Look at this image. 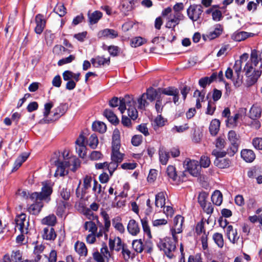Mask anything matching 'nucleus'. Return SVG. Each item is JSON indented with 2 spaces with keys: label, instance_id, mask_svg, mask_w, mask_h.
<instances>
[{
  "label": "nucleus",
  "instance_id": "f257e3e1",
  "mask_svg": "<svg viewBox=\"0 0 262 262\" xmlns=\"http://www.w3.org/2000/svg\"><path fill=\"white\" fill-rule=\"evenodd\" d=\"M244 70L247 77L248 86L254 84L260 76L262 72V50L261 52L251 51L250 60L246 63Z\"/></svg>",
  "mask_w": 262,
  "mask_h": 262
},
{
  "label": "nucleus",
  "instance_id": "f03ea898",
  "mask_svg": "<svg viewBox=\"0 0 262 262\" xmlns=\"http://www.w3.org/2000/svg\"><path fill=\"white\" fill-rule=\"evenodd\" d=\"M52 192V187L48 185H45L42 187L41 192L31 193L29 198L33 203L28 208V212L33 215H38L43 206L42 200L48 199Z\"/></svg>",
  "mask_w": 262,
  "mask_h": 262
},
{
  "label": "nucleus",
  "instance_id": "7ed1b4c3",
  "mask_svg": "<svg viewBox=\"0 0 262 262\" xmlns=\"http://www.w3.org/2000/svg\"><path fill=\"white\" fill-rule=\"evenodd\" d=\"M159 93L162 94L167 96H172V100L171 98H169L168 100L166 103L171 102L173 101V103L178 105L179 100V90L174 86H168L165 88H159L158 90H156L152 88L148 89L145 93L146 97L150 101L152 102L154 101L158 96Z\"/></svg>",
  "mask_w": 262,
  "mask_h": 262
},
{
  "label": "nucleus",
  "instance_id": "20e7f679",
  "mask_svg": "<svg viewBox=\"0 0 262 262\" xmlns=\"http://www.w3.org/2000/svg\"><path fill=\"white\" fill-rule=\"evenodd\" d=\"M178 239H174L173 237H165L163 239H160L157 243V246L160 250L164 251L165 255L169 258H172L173 256L172 252L176 248V244Z\"/></svg>",
  "mask_w": 262,
  "mask_h": 262
},
{
  "label": "nucleus",
  "instance_id": "39448f33",
  "mask_svg": "<svg viewBox=\"0 0 262 262\" xmlns=\"http://www.w3.org/2000/svg\"><path fill=\"white\" fill-rule=\"evenodd\" d=\"M59 154L58 153H55V156L56 157H57L58 155ZM68 156V154H67L66 156L65 155V152H63L62 157L64 158V161H61L59 158H57L55 160V158L53 157L52 158V161L54 164V165L57 167V169L56 170L55 176H64L68 173L66 171V168L69 167L70 166V163L69 161H67V159L65 158V157H67Z\"/></svg>",
  "mask_w": 262,
  "mask_h": 262
},
{
  "label": "nucleus",
  "instance_id": "423d86ee",
  "mask_svg": "<svg viewBox=\"0 0 262 262\" xmlns=\"http://www.w3.org/2000/svg\"><path fill=\"white\" fill-rule=\"evenodd\" d=\"M133 103V98L125 96L124 98L114 97L109 101V105L112 107L119 106L118 110L121 114H123L126 110V104Z\"/></svg>",
  "mask_w": 262,
  "mask_h": 262
},
{
  "label": "nucleus",
  "instance_id": "0eeeda50",
  "mask_svg": "<svg viewBox=\"0 0 262 262\" xmlns=\"http://www.w3.org/2000/svg\"><path fill=\"white\" fill-rule=\"evenodd\" d=\"M203 8L201 5H191L187 9V14L190 19L193 21L200 20L202 18Z\"/></svg>",
  "mask_w": 262,
  "mask_h": 262
},
{
  "label": "nucleus",
  "instance_id": "6e6552de",
  "mask_svg": "<svg viewBox=\"0 0 262 262\" xmlns=\"http://www.w3.org/2000/svg\"><path fill=\"white\" fill-rule=\"evenodd\" d=\"M184 166L189 173L194 177H198L200 174L201 167L198 161L194 160L186 159L184 161Z\"/></svg>",
  "mask_w": 262,
  "mask_h": 262
},
{
  "label": "nucleus",
  "instance_id": "1a4fd4ad",
  "mask_svg": "<svg viewBox=\"0 0 262 262\" xmlns=\"http://www.w3.org/2000/svg\"><path fill=\"white\" fill-rule=\"evenodd\" d=\"M26 215L25 213H21L17 215L15 219L16 227L22 234H27L28 232L29 222L26 221Z\"/></svg>",
  "mask_w": 262,
  "mask_h": 262
},
{
  "label": "nucleus",
  "instance_id": "9d476101",
  "mask_svg": "<svg viewBox=\"0 0 262 262\" xmlns=\"http://www.w3.org/2000/svg\"><path fill=\"white\" fill-rule=\"evenodd\" d=\"M109 247L111 250H115L116 251H120L126 245L122 243L120 237H110L108 243Z\"/></svg>",
  "mask_w": 262,
  "mask_h": 262
},
{
  "label": "nucleus",
  "instance_id": "9b49d317",
  "mask_svg": "<svg viewBox=\"0 0 262 262\" xmlns=\"http://www.w3.org/2000/svg\"><path fill=\"white\" fill-rule=\"evenodd\" d=\"M226 235L231 243L237 244L239 236L238 235L237 229H234L232 225L227 226L226 230Z\"/></svg>",
  "mask_w": 262,
  "mask_h": 262
},
{
  "label": "nucleus",
  "instance_id": "f8f14e48",
  "mask_svg": "<svg viewBox=\"0 0 262 262\" xmlns=\"http://www.w3.org/2000/svg\"><path fill=\"white\" fill-rule=\"evenodd\" d=\"M36 27L34 29L35 32L37 34H41L43 32L46 24V21L42 14H38L35 19Z\"/></svg>",
  "mask_w": 262,
  "mask_h": 262
},
{
  "label": "nucleus",
  "instance_id": "ddd939ff",
  "mask_svg": "<svg viewBox=\"0 0 262 262\" xmlns=\"http://www.w3.org/2000/svg\"><path fill=\"white\" fill-rule=\"evenodd\" d=\"M42 237L46 240L54 241L57 237V234L53 227L47 226L43 229Z\"/></svg>",
  "mask_w": 262,
  "mask_h": 262
},
{
  "label": "nucleus",
  "instance_id": "4468645a",
  "mask_svg": "<svg viewBox=\"0 0 262 262\" xmlns=\"http://www.w3.org/2000/svg\"><path fill=\"white\" fill-rule=\"evenodd\" d=\"M242 61L241 59L237 60L235 61L234 65L233 66V70L237 75V79L234 82V84L235 86H239L242 83V76H240V74L242 71Z\"/></svg>",
  "mask_w": 262,
  "mask_h": 262
},
{
  "label": "nucleus",
  "instance_id": "2eb2a0df",
  "mask_svg": "<svg viewBox=\"0 0 262 262\" xmlns=\"http://www.w3.org/2000/svg\"><path fill=\"white\" fill-rule=\"evenodd\" d=\"M98 36L99 38L114 39L118 36V33L114 29H105L98 32Z\"/></svg>",
  "mask_w": 262,
  "mask_h": 262
},
{
  "label": "nucleus",
  "instance_id": "dca6fc26",
  "mask_svg": "<svg viewBox=\"0 0 262 262\" xmlns=\"http://www.w3.org/2000/svg\"><path fill=\"white\" fill-rule=\"evenodd\" d=\"M127 229L129 234L133 236L137 235L140 231L138 223L134 219L129 220L127 224Z\"/></svg>",
  "mask_w": 262,
  "mask_h": 262
},
{
  "label": "nucleus",
  "instance_id": "f3484780",
  "mask_svg": "<svg viewBox=\"0 0 262 262\" xmlns=\"http://www.w3.org/2000/svg\"><path fill=\"white\" fill-rule=\"evenodd\" d=\"M242 158L246 162L251 163L255 159V155L251 149H244L241 152Z\"/></svg>",
  "mask_w": 262,
  "mask_h": 262
},
{
  "label": "nucleus",
  "instance_id": "a211bd4d",
  "mask_svg": "<svg viewBox=\"0 0 262 262\" xmlns=\"http://www.w3.org/2000/svg\"><path fill=\"white\" fill-rule=\"evenodd\" d=\"M91 62L94 67L98 68L105 64L109 65L110 63V58H105L103 57L97 56L95 58H92Z\"/></svg>",
  "mask_w": 262,
  "mask_h": 262
},
{
  "label": "nucleus",
  "instance_id": "6ab92c4d",
  "mask_svg": "<svg viewBox=\"0 0 262 262\" xmlns=\"http://www.w3.org/2000/svg\"><path fill=\"white\" fill-rule=\"evenodd\" d=\"M75 250L80 256H86L88 254V249L85 244L82 242L77 241L74 245Z\"/></svg>",
  "mask_w": 262,
  "mask_h": 262
},
{
  "label": "nucleus",
  "instance_id": "aec40b11",
  "mask_svg": "<svg viewBox=\"0 0 262 262\" xmlns=\"http://www.w3.org/2000/svg\"><path fill=\"white\" fill-rule=\"evenodd\" d=\"M135 101L133 99V103L126 104V110H127L128 116L133 120H136L138 117V112L135 107Z\"/></svg>",
  "mask_w": 262,
  "mask_h": 262
},
{
  "label": "nucleus",
  "instance_id": "412c9836",
  "mask_svg": "<svg viewBox=\"0 0 262 262\" xmlns=\"http://www.w3.org/2000/svg\"><path fill=\"white\" fill-rule=\"evenodd\" d=\"M261 107L257 104H253L249 111V117L251 119H258L260 117Z\"/></svg>",
  "mask_w": 262,
  "mask_h": 262
},
{
  "label": "nucleus",
  "instance_id": "4be33fe9",
  "mask_svg": "<svg viewBox=\"0 0 262 262\" xmlns=\"http://www.w3.org/2000/svg\"><path fill=\"white\" fill-rule=\"evenodd\" d=\"M252 33L245 31H236L231 36V38L236 41H241L251 36Z\"/></svg>",
  "mask_w": 262,
  "mask_h": 262
},
{
  "label": "nucleus",
  "instance_id": "5701e85b",
  "mask_svg": "<svg viewBox=\"0 0 262 262\" xmlns=\"http://www.w3.org/2000/svg\"><path fill=\"white\" fill-rule=\"evenodd\" d=\"M223 31V27L221 24H216L215 25L214 29L213 31L210 32L207 35V37L211 40L219 37Z\"/></svg>",
  "mask_w": 262,
  "mask_h": 262
},
{
  "label": "nucleus",
  "instance_id": "b1692460",
  "mask_svg": "<svg viewBox=\"0 0 262 262\" xmlns=\"http://www.w3.org/2000/svg\"><path fill=\"white\" fill-rule=\"evenodd\" d=\"M68 110V105L66 103L60 104L54 110V117L58 119L63 115Z\"/></svg>",
  "mask_w": 262,
  "mask_h": 262
},
{
  "label": "nucleus",
  "instance_id": "393cba45",
  "mask_svg": "<svg viewBox=\"0 0 262 262\" xmlns=\"http://www.w3.org/2000/svg\"><path fill=\"white\" fill-rule=\"evenodd\" d=\"M102 17V13L99 11H95L92 13H88L89 22L91 25L96 24Z\"/></svg>",
  "mask_w": 262,
  "mask_h": 262
},
{
  "label": "nucleus",
  "instance_id": "a878e982",
  "mask_svg": "<svg viewBox=\"0 0 262 262\" xmlns=\"http://www.w3.org/2000/svg\"><path fill=\"white\" fill-rule=\"evenodd\" d=\"M103 115L112 123L114 124H118L119 120L112 111L109 109H105L103 112Z\"/></svg>",
  "mask_w": 262,
  "mask_h": 262
},
{
  "label": "nucleus",
  "instance_id": "bb28decb",
  "mask_svg": "<svg viewBox=\"0 0 262 262\" xmlns=\"http://www.w3.org/2000/svg\"><path fill=\"white\" fill-rule=\"evenodd\" d=\"M220 127V121L219 120L214 119L212 120L210 124L209 131L211 135L215 136L217 134Z\"/></svg>",
  "mask_w": 262,
  "mask_h": 262
},
{
  "label": "nucleus",
  "instance_id": "cd10ccee",
  "mask_svg": "<svg viewBox=\"0 0 262 262\" xmlns=\"http://www.w3.org/2000/svg\"><path fill=\"white\" fill-rule=\"evenodd\" d=\"M92 129L95 132H98L100 133H104L107 129L105 123L100 121H95L92 124Z\"/></svg>",
  "mask_w": 262,
  "mask_h": 262
},
{
  "label": "nucleus",
  "instance_id": "c85d7f7f",
  "mask_svg": "<svg viewBox=\"0 0 262 262\" xmlns=\"http://www.w3.org/2000/svg\"><path fill=\"white\" fill-rule=\"evenodd\" d=\"M165 198L163 192H160L156 195L155 206L157 207L162 208L165 206Z\"/></svg>",
  "mask_w": 262,
  "mask_h": 262
},
{
  "label": "nucleus",
  "instance_id": "c756f323",
  "mask_svg": "<svg viewBox=\"0 0 262 262\" xmlns=\"http://www.w3.org/2000/svg\"><path fill=\"white\" fill-rule=\"evenodd\" d=\"M68 203L64 201H60L57 204L56 208V214L58 216L62 217L66 214V209Z\"/></svg>",
  "mask_w": 262,
  "mask_h": 262
},
{
  "label": "nucleus",
  "instance_id": "7c9ffc66",
  "mask_svg": "<svg viewBox=\"0 0 262 262\" xmlns=\"http://www.w3.org/2000/svg\"><path fill=\"white\" fill-rule=\"evenodd\" d=\"M211 201L216 206H220L223 202V195L220 190H216L211 195Z\"/></svg>",
  "mask_w": 262,
  "mask_h": 262
},
{
  "label": "nucleus",
  "instance_id": "2f4dec72",
  "mask_svg": "<svg viewBox=\"0 0 262 262\" xmlns=\"http://www.w3.org/2000/svg\"><path fill=\"white\" fill-rule=\"evenodd\" d=\"M121 254L125 261H128L130 258H134L136 256L135 253H132L129 250L126 245L121 249Z\"/></svg>",
  "mask_w": 262,
  "mask_h": 262
},
{
  "label": "nucleus",
  "instance_id": "473e14b6",
  "mask_svg": "<svg viewBox=\"0 0 262 262\" xmlns=\"http://www.w3.org/2000/svg\"><path fill=\"white\" fill-rule=\"evenodd\" d=\"M212 239L219 248H222L224 247V240L222 233H214L212 235Z\"/></svg>",
  "mask_w": 262,
  "mask_h": 262
},
{
  "label": "nucleus",
  "instance_id": "72a5a7b5",
  "mask_svg": "<svg viewBox=\"0 0 262 262\" xmlns=\"http://www.w3.org/2000/svg\"><path fill=\"white\" fill-rule=\"evenodd\" d=\"M56 221L57 220L56 216L52 214L42 219L41 220V223L43 225H47L48 226L53 227L56 223Z\"/></svg>",
  "mask_w": 262,
  "mask_h": 262
},
{
  "label": "nucleus",
  "instance_id": "f704fd0d",
  "mask_svg": "<svg viewBox=\"0 0 262 262\" xmlns=\"http://www.w3.org/2000/svg\"><path fill=\"white\" fill-rule=\"evenodd\" d=\"M132 247L137 253H140L144 250V244L141 239H135L132 242Z\"/></svg>",
  "mask_w": 262,
  "mask_h": 262
},
{
  "label": "nucleus",
  "instance_id": "c9c22d12",
  "mask_svg": "<svg viewBox=\"0 0 262 262\" xmlns=\"http://www.w3.org/2000/svg\"><path fill=\"white\" fill-rule=\"evenodd\" d=\"M165 122L166 120L162 115L161 114L158 115L154 119L152 123V126L154 130H157L159 127L163 126L165 125Z\"/></svg>",
  "mask_w": 262,
  "mask_h": 262
},
{
  "label": "nucleus",
  "instance_id": "e433bc0d",
  "mask_svg": "<svg viewBox=\"0 0 262 262\" xmlns=\"http://www.w3.org/2000/svg\"><path fill=\"white\" fill-rule=\"evenodd\" d=\"M214 164L220 168L229 167L230 164V161L229 159H215Z\"/></svg>",
  "mask_w": 262,
  "mask_h": 262
},
{
  "label": "nucleus",
  "instance_id": "4c0bfd02",
  "mask_svg": "<svg viewBox=\"0 0 262 262\" xmlns=\"http://www.w3.org/2000/svg\"><path fill=\"white\" fill-rule=\"evenodd\" d=\"M183 17V15L181 13H174L172 15H170L167 19L173 24V27H176L179 24Z\"/></svg>",
  "mask_w": 262,
  "mask_h": 262
},
{
  "label": "nucleus",
  "instance_id": "58836bf2",
  "mask_svg": "<svg viewBox=\"0 0 262 262\" xmlns=\"http://www.w3.org/2000/svg\"><path fill=\"white\" fill-rule=\"evenodd\" d=\"M147 99V98L144 94L138 99V109L145 110V107L149 105V103L146 100Z\"/></svg>",
  "mask_w": 262,
  "mask_h": 262
},
{
  "label": "nucleus",
  "instance_id": "ea45409f",
  "mask_svg": "<svg viewBox=\"0 0 262 262\" xmlns=\"http://www.w3.org/2000/svg\"><path fill=\"white\" fill-rule=\"evenodd\" d=\"M159 154L160 162L163 165H166L169 158V152L163 149H160Z\"/></svg>",
  "mask_w": 262,
  "mask_h": 262
},
{
  "label": "nucleus",
  "instance_id": "a19ab883",
  "mask_svg": "<svg viewBox=\"0 0 262 262\" xmlns=\"http://www.w3.org/2000/svg\"><path fill=\"white\" fill-rule=\"evenodd\" d=\"M124 156V155L120 151L112 152L111 156V161L120 163L123 160Z\"/></svg>",
  "mask_w": 262,
  "mask_h": 262
},
{
  "label": "nucleus",
  "instance_id": "79ce46f5",
  "mask_svg": "<svg viewBox=\"0 0 262 262\" xmlns=\"http://www.w3.org/2000/svg\"><path fill=\"white\" fill-rule=\"evenodd\" d=\"M98 139L95 134L91 135L89 139V146L92 149H95L98 144Z\"/></svg>",
  "mask_w": 262,
  "mask_h": 262
},
{
  "label": "nucleus",
  "instance_id": "37998d69",
  "mask_svg": "<svg viewBox=\"0 0 262 262\" xmlns=\"http://www.w3.org/2000/svg\"><path fill=\"white\" fill-rule=\"evenodd\" d=\"M166 172L168 177L172 179V181H174L176 180L177 174L176 171V168L174 166L169 165L167 168Z\"/></svg>",
  "mask_w": 262,
  "mask_h": 262
},
{
  "label": "nucleus",
  "instance_id": "c03bdc74",
  "mask_svg": "<svg viewBox=\"0 0 262 262\" xmlns=\"http://www.w3.org/2000/svg\"><path fill=\"white\" fill-rule=\"evenodd\" d=\"M182 226L183 224L175 225H173V227L170 229L171 235L174 239H178V237L176 236V234L180 233L182 232Z\"/></svg>",
  "mask_w": 262,
  "mask_h": 262
},
{
  "label": "nucleus",
  "instance_id": "a18cd8bd",
  "mask_svg": "<svg viewBox=\"0 0 262 262\" xmlns=\"http://www.w3.org/2000/svg\"><path fill=\"white\" fill-rule=\"evenodd\" d=\"M119 217L113 220V225L117 230L119 231L121 233H123L125 231V228L123 224L119 222Z\"/></svg>",
  "mask_w": 262,
  "mask_h": 262
},
{
  "label": "nucleus",
  "instance_id": "49530a36",
  "mask_svg": "<svg viewBox=\"0 0 262 262\" xmlns=\"http://www.w3.org/2000/svg\"><path fill=\"white\" fill-rule=\"evenodd\" d=\"M84 229L91 233H96L97 231V227L95 223L92 221L85 222L84 225Z\"/></svg>",
  "mask_w": 262,
  "mask_h": 262
},
{
  "label": "nucleus",
  "instance_id": "de8ad7c7",
  "mask_svg": "<svg viewBox=\"0 0 262 262\" xmlns=\"http://www.w3.org/2000/svg\"><path fill=\"white\" fill-rule=\"evenodd\" d=\"M101 215L102 216L104 220L105 230L106 231H108V229L111 226V221L110 220L109 215L104 210H102L101 212Z\"/></svg>",
  "mask_w": 262,
  "mask_h": 262
},
{
  "label": "nucleus",
  "instance_id": "09e8293b",
  "mask_svg": "<svg viewBox=\"0 0 262 262\" xmlns=\"http://www.w3.org/2000/svg\"><path fill=\"white\" fill-rule=\"evenodd\" d=\"M93 257L94 259L96 262H108L109 260L107 256L105 257L100 254L98 251H96L93 253Z\"/></svg>",
  "mask_w": 262,
  "mask_h": 262
},
{
  "label": "nucleus",
  "instance_id": "8fccbe9b",
  "mask_svg": "<svg viewBox=\"0 0 262 262\" xmlns=\"http://www.w3.org/2000/svg\"><path fill=\"white\" fill-rule=\"evenodd\" d=\"M145 41V39L141 37H136L132 39L130 45L132 47L136 48L142 45Z\"/></svg>",
  "mask_w": 262,
  "mask_h": 262
},
{
  "label": "nucleus",
  "instance_id": "3c124183",
  "mask_svg": "<svg viewBox=\"0 0 262 262\" xmlns=\"http://www.w3.org/2000/svg\"><path fill=\"white\" fill-rule=\"evenodd\" d=\"M83 214L89 220H96L98 223L99 222L98 216L95 215L93 211L90 210L89 208L84 209Z\"/></svg>",
  "mask_w": 262,
  "mask_h": 262
},
{
  "label": "nucleus",
  "instance_id": "603ef678",
  "mask_svg": "<svg viewBox=\"0 0 262 262\" xmlns=\"http://www.w3.org/2000/svg\"><path fill=\"white\" fill-rule=\"evenodd\" d=\"M141 221L144 233H146L149 238H150L151 237L150 229L146 218L141 219Z\"/></svg>",
  "mask_w": 262,
  "mask_h": 262
},
{
  "label": "nucleus",
  "instance_id": "864d4df0",
  "mask_svg": "<svg viewBox=\"0 0 262 262\" xmlns=\"http://www.w3.org/2000/svg\"><path fill=\"white\" fill-rule=\"evenodd\" d=\"M59 193L61 198L64 201H68L71 196L70 190L64 187L60 188Z\"/></svg>",
  "mask_w": 262,
  "mask_h": 262
},
{
  "label": "nucleus",
  "instance_id": "5fc2aeb1",
  "mask_svg": "<svg viewBox=\"0 0 262 262\" xmlns=\"http://www.w3.org/2000/svg\"><path fill=\"white\" fill-rule=\"evenodd\" d=\"M228 138L231 143H237L239 139V136L236 134L235 131L230 130L228 134Z\"/></svg>",
  "mask_w": 262,
  "mask_h": 262
},
{
  "label": "nucleus",
  "instance_id": "6e6d98bb",
  "mask_svg": "<svg viewBox=\"0 0 262 262\" xmlns=\"http://www.w3.org/2000/svg\"><path fill=\"white\" fill-rule=\"evenodd\" d=\"M240 115L238 113H236L233 117H229L226 121L227 126L231 125H236L237 121L239 119Z\"/></svg>",
  "mask_w": 262,
  "mask_h": 262
},
{
  "label": "nucleus",
  "instance_id": "4d7b16f0",
  "mask_svg": "<svg viewBox=\"0 0 262 262\" xmlns=\"http://www.w3.org/2000/svg\"><path fill=\"white\" fill-rule=\"evenodd\" d=\"M75 59V56L73 55H70L69 57L62 58L58 61V65L61 66L65 64L72 62Z\"/></svg>",
  "mask_w": 262,
  "mask_h": 262
},
{
  "label": "nucleus",
  "instance_id": "13d9d810",
  "mask_svg": "<svg viewBox=\"0 0 262 262\" xmlns=\"http://www.w3.org/2000/svg\"><path fill=\"white\" fill-rule=\"evenodd\" d=\"M54 11L56 12L60 17L64 16L66 14V8L63 5L59 4L57 5L54 9Z\"/></svg>",
  "mask_w": 262,
  "mask_h": 262
},
{
  "label": "nucleus",
  "instance_id": "bf43d9fd",
  "mask_svg": "<svg viewBox=\"0 0 262 262\" xmlns=\"http://www.w3.org/2000/svg\"><path fill=\"white\" fill-rule=\"evenodd\" d=\"M208 197V194L206 192H202L199 194L198 196V203L200 204V206L202 207L203 206L205 205L208 202L207 201V199Z\"/></svg>",
  "mask_w": 262,
  "mask_h": 262
},
{
  "label": "nucleus",
  "instance_id": "052dcab7",
  "mask_svg": "<svg viewBox=\"0 0 262 262\" xmlns=\"http://www.w3.org/2000/svg\"><path fill=\"white\" fill-rule=\"evenodd\" d=\"M238 148L237 143H231V146L227 149V151L228 155L230 156H233L237 152Z\"/></svg>",
  "mask_w": 262,
  "mask_h": 262
},
{
  "label": "nucleus",
  "instance_id": "680f3d73",
  "mask_svg": "<svg viewBox=\"0 0 262 262\" xmlns=\"http://www.w3.org/2000/svg\"><path fill=\"white\" fill-rule=\"evenodd\" d=\"M103 154L99 151L94 150L91 152L90 155V159L93 161H97L102 159Z\"/></svg>",
  "mask_w": 262,
  "mask_h": 262
},
{
  "label": "nucleus",
  "instance_id": "e2e57ef3",
  "mask_svg": "<svg viewBox=\"0 0 262 262\" xmlns=\"http://www.w3.org/2000/svg\"><path fill=\"white\" fill-rule=\"evenodd\" d=\"M210 160L208 157L203 156L201 157L200 161V167H203L204 168L208 167L210 164Z\"/></svg>",
  "mask_w": 262,
  "mask_h": 262
},
{
  "label": "nucleus",
  "instance_id": "0e129e2a",
  "mask_svg": "<svg viewBox=\"0 0 262 262\" xmlns=\"http://www.w3.org/2000/svg\"><path fill=\"white\" fill-rule=\"evenodd\" d=\"M86 146L85 145H76V150L79 156L84 158L86 156Z\"/></svg>",
  "mask_w": 262,
  "mask_h": 262
},
{
  "label": "nucleus",
  "instance_id": "69168bd1",
  "mask_svg": "<svg viewBox=\"0 0 262 262\" xmlns=\"http://www.w3.org/2000/svg\"><path fill=\"white\" fill-rule=\"evenodd\" d=\"M45 37L47 43L49 42L50 44H52L55 38V36L51 30H47L45 32Z\"/></svg>",
  "mask_w": 262,
  "mask_h": 262
},
{
  "label": "nucleus",
  "instance_id": "338daca9",
  "mask_svg": "<svg viewBox=\"0 0 262 262\" xmlns=\"http://www.w3.org/2000/svg\"><path fill=\"white\" fill-rule=\"evenodd\" d=\"M142 142V136L140 135H134L131 140L132 144L135 146L140 145Z\"/></svg>",
  "mask_w": 262,
  "mask_h": 262
},
{
  "label": "nucleus",
  "instance_id": "774afa93",
  "mask_svg": "<svg viewBox=\"0 0 262 262\" xmlns=\"http://www.w3.org/2000/svg\"><path fill=\"white\" fill-rule=\"evenodd\" d=\"M253 146L258 150H262V138H255L252 140Z\"/></svg>",
  "mask_w": 262,
  "mask_h": 262
}]
</instances>
